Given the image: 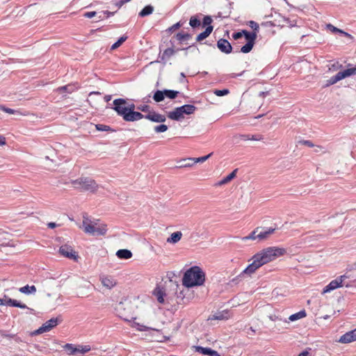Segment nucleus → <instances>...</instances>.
Here are the masks:
<instances>
[{
  "instance_id": "obj_32",
  "label": "nucleus",
  "mask_w": 356,
  "mask_h": 356,
  "mask_svg": "<svg viewBox=\"0 0 356 356\" xmlns=\"http://www.w3.org/2000/svg\"><path fill=\"white\" fill-rule=\"evenodd\" d=\"M164 90H157L153 96V99L156 102H160L164 99Z\"/></svg>"
},
{
  "instance_id": "obj_26",
  "label": "nucleus",
  "mask_w": 356,
  "mask_h": 356,
  "mask_svg": "<svg viewBox=\"0 0 356 356\" xmlns=\"http://www.w3.org/2000/svg\"><path fill=\"white\" fill-rule=\"evenodd\" d=\"M327 29L332 33L343 34V35H345L346 37L351 38V35L349 33L343 31L341 29H339L335 27L334 26H333L331 24H327Z\"/></svg>"
},
{
  "instance_id": "obj_46",
  "label": "nucleus",
  "mask_w": 356,
  "mask_h": 356,
  "mask_svg": "<svg viewBox=\"0 0 356 356\" xmlns=\"http://www.w3.org/2000/svg\"><path fill=\"white\" fill-rule=\"evenodd\" d=\"M213 92L216 95L220 97L229 94V91L228 89L215 90Z\"/></svg>"
},
{
  "instance_id": "obj_40",
  "label": "nucleus",
  "mask_w": 356,
  "mask_h": 356,
  "mask_svg": "<svg viewBox=\"0 0 356 356\" xmlns=\"http://www.w3.org/2000/svg\"><path fill=\"white\" fill-rule=\"evenodd\" d=\"M74 86L72 85H67L58 88V90L60 92H66L68 93H71L72 91H74Z\"/></svg>"
},
{
  "instance_id": "obj_42",
  "label": "nucleus",
  "mask_w": 356,
  "mask_h": 356,
  "mask_svg": "<svg viewBox=\"0 0 356 356\" xmlns=\"http://www.w3.org/2000/svg\"><path fill=\"white\" fill-rule=\"evenodd\" d=\"M212 152L209 154L208 155H206V156H201V157H198V158H193V163H203L204 161H206L209 158H210V156L212 155Z\"/></svg>"
},
{
  "instance_id": "obj_12",
  "label": "nucleus",
  "mask_w": 356,
  "mask_h": 356,
  "mask_svg": "<svg viewBox=\"0 0 356 356\" xmlns=\"http://www.w3.org/2000/svg\"><path fill=\"white\" fill-rule=\"evenodd\" d=\"M143 118L154 122H164L166 120L165 115L157 113L154 111H149L148 114L144 115Z\"/></svg>"
},
{
  "instance_id": "obj_41",
  "label": "nucleus",
  "mask_w": 356,
  "mask_h": 356,
  "mask_svg": "<svg viewBox=\"0 0 356 356\" xmlns=\"http://www.w3.org/2000/svg\"><path fill=\"white\" fill-rule=\"evenodd\" d=\"M248 25L253 30V33H256V34H257L259 30V26L256 22L252 20L249 21L248 22Z\"/></svg>"
},
{
  "instance_id": "obj_52",
  "label": "nucleus",
  "mask_w": 356,
  "mask_h": 356,
  "mask_svg": "<svg viewBox=\"0 0 356 356\" xmlns=\"http://www.w3.org/2000/svg\"><path fill=\"white\" fill-rule=\"evenodd\" d=\"M135 109V105L134 104H131L127 105V113H138L137 111H134Z\"/></svg>"
},
{
  "instance_id": "obj_34",
  "label": "nucleus",
  "mask_w": 356,
  "mask_h": 356,
  "mask_svg": "<svg viewBox=\"0 0 356 356\" xmlns=\"http://www.w3.org/2000/svg\"><path fill=\"white\" fill-rule=\"evenodd\" d=\"M176 38L180 42H184L191 38V35L188 33H178L176 35Z\"/></svg>"
},
{
  "instance_id": "obj_1",
  "label": "nucleus",
  "mask_w": 356,
  "mask_h": 356,
  "mask_svg": "<svg viewBox=\"0 0 356 356\" xmlns=\"http://www.w3.org/2000/svg\"><path fill=\"white\" fill-rule=\"evenodd\" d=\"M285 253V249L277 247H270L264 249L252 256L249 260L251 263L241 273L239 276L243 278L250 277L260 267L274 261Z\"/></svg>"
},
{
  "instance_id": "obj_48",
  "label": "nucleus",
  "mask_w": 356,
  "mask_h": 356,
  "mask_svg": "<svg viewBox=\"0 0 356 356\" xmlns=\"http://www.w3.org/2000/svg\"><path fill=\"white\" fill-rule=\"evenodd\" d=\"M212 22V19L210 16H205L203 19V25L204 26H211L210 24Z\"/></svg>"
},
{
  "instance_id": "obj_53",
  "label": "nucleus",
  "mask_w": 356,
  "mask_h": 356,
  "mask_svg": "<svg viewBox=\"0 0 356 356\" xmlns=\"http://www.w3.org/2000/svg\"><path fill=\"white\" fill-rule=\"evenodd\" d=\"M134 327L136 326L137 330L140 331L146 330L147 327L143 325H140L139 323H134Z\"/></svg>"
},
{
  "instance_id": "obj_5",
  "label": "nucleus",
  "mask_w": 356,
  "mask_h": 356,
  "mask_svg": "<svg viewBox=\"0 0 356 356\" xmlns=\"http://www.w3.org/2000/svg\"><path fill=\"white\" fill-rule=\"evenodd\" d=\"M71 184L76 188L92 193L97 191L99 188L98 184L94 179L87 177H81L77 179L72 180Z\"/></svg>"
},
{
  "instance_id": "obj_31",
  "label": "nucleus",
  "mask_w": 356,
  "mask_h": 356,
  "mask_svg": "<svg viewBox=\"0 0 356 356\" xmlns=\"http://www.w3.org/2000/svg\"><path fill=\"white\" fill-rule=\"evenodd\" d=\"M182 112L184 114L190 115L195 112L196 110V107L191 104H186L184 106H181Z\"/></svg>"
},
{
  "instance_id": "obj_21",
  "label": "nucleus",
  "mask_w": 356,
  "mask_h": 356,
  "mask_svg": "<svg viewBox=\"0 0 356 356\" xmlns=\"http://www.w3.org/2000/svg\"><path fill=\"white\" fill-rule=\"evenodd\" d=\"M116 255L119 259H128L132 257V252L127 249H121L117 251Z\"/></svg>"
},
{
  "instance_id": "obj_28",
  "label": "nucleus",
  "mask_w": 356,
  "mask_h": 356,
  "mask_svg": "<svg viewBox=\"0 0 356 356\" xmlns=\"http://www.w3.org/2000/svg\"><path fill=\"white\" fill-rule=\"evenodd\" d=\"M243 35L245 36V38L247 40V41L248 42L254 43V42L257 39V34H256V33H253V32L250 33L246 30H243Z\"/></svg>"
},
{
  "instance_id": "obj_51",
  "label": "nucleus",
  "mask_w": 356,
  "mask_h": 356,
  "mask_svg": "<svg viewBox=\"0 0 356 356\" xmlns=\"http://www.w3.org/2000/svg\"><path fill=\"white\" fill-rule=\"evenodd\" d=\"M95 11L87 12L83 14V16L86 18H92L96 15Z\"/></svg>"
},
{
  "instance_id": "obj_22",
  "label": "nucleus",
  "mask_w": 356,
  "mask_h": 356,
  "mask_svg": "<svg viewBox=\"0 0 356 356\" xmlns=\"http://www.w3.org/2000/svg\"><path fill=\"white\" fill-rule=\"evenodd\" d=\"M182 237V233L181 232H173L169 238H167V242L169 243H177L179 242Z\"/></svg>"
},
{
  "instance_id": "obj_59",
  "label": "nucleus",
  "mask_w": 356,
  "mask_h": 356,
  "mask_svg": "<svg viewBox=\"0 0 356 356\" xmlns=\"http://www.w3.org/2000/svg\"><path fill=\"white\" fill-rule=\"evenodd\" d=\"M302 143L310 147H314V144L310 140H303Z\"/></svg>"
},
{
  "instance_id": "obj_15",
  "label": "nucleus",
  "mask_w": 356,
  "mask_h": 356,
  "mask_svg": "<svg viewBox=\"0 0 356 356\" xmlns=\"http://www.w3.org/2000/svg\"><path fill=\"white\" fill-rule=\"evenodd\" d=\"M195 350L197 352L209 356H220V354L214 350H212L210 348H204L201 346H195Z\"/></svg>"
},
{
  "instance_id": "obj_27",
  "label": "nucleus",
  "mask_w": 356,
  "mask_h": 356,
  "mask_svg": "<svg viewBox=\"0 0 356 356\" xmlns=\"http://www.w3.org/2000/svg\"><path fill=\"white\" fill-rule=\"evenodd\" d=\"M178 168H189L193 165V158H187L178 161Z\"/></svg>"
},
{
  "instance_id": "obj_37",
  "label": "nucleus",
  "mask_w": 356,
  "mask_h": 356,
  "mask_svg": "<svg viewBox=\"0 0 356 356\" xmlns=\"http://www.w3.org/2000/svg\"><path fill=\"white\" fill-rule=\"evenodd\" d=\"M127 39V36H122L116 42H115L111 47V50H115L118 48L121 44L126 41Z\"/></svg>"
},
{
  "instance_id": "obj_45",
  "label": "nucleus",
  "mask_w": 356,
  "mask_h": 356,
  "mask_svg": "<svg viewBox=\"0 0 356 356\" xmlns=\"http://www.w3.org/2000/svg\"><path fill=\"white\" fill-rule=\"evenodd\" d=\"M175 54V51L172 48H168L166 49L164 51H163V57H167V58H170L171 57L172 55H174Z\"/></svg>"
},
{
  "instance_id": "obj_11",
  "label": "nucleus",
  "mask_w": 356,
  "mask_h": 356,
  "mask_svg": "<svg viewBox=\"0 0 356 356\" xmlns=\"http://www.w3.org/2000/svg\"><path fill=\"white\" fill-rule=\"evenodd\" d=\"M99 280L102 284L109 290L112 289L117 284V281L111 275H101Z\"/></svg>"
},
{
  "instance_id": "obj_4",
  "label": "nucleus",
  "mask_w": 356,
  "mask_h": 356,
  "mask_svg": "<svg viewBox=\"0 0 356 356\" xmlns=\"http://www.w3.org/2000/svg\"><path fill=\"white\" fill-rule=\"evenodd\" d=\"M81 227L86 234L92 236H104L107 232L106 225L100 223L98 220L91 221L85 217Z\"/></svg>"
},
{
  "instance_id": "obj_39",
  "label": "nucleus",
  "mask_w": 356,
  "mask_h": 356,
  "mask_svg": "<svg viewBox=\"0 0 356 356\" xmlns=\"http://www.w3.org/2000/svg\"><path fill=\"white\" fill-rule=\"evenodd\" d=\"M189 24L193 28H196L200 26L201 23L200 21L195 16H193L190 19Z\"/></svg>"
},
{
  "instance_id": "obj_17",
  "label": "nucleus",
  "mask_w": 356,
  "mask_h": 356,
  "mask_svg": "<svg viewBox=\"0 0 356 356\" xmlns=\"http://www.w3.org/2000/svg\"><path fill=\"white\" fill-rule=\"evenodd\" d=\"M153 293L156 298L159 302L164 303V296H165V292L162 287L159 286H156L154 290Z\"/></svg>"
},
{
  "instance_id": "obj_8",
  "label": "nucleus",
  "mask_w": 356,
  "mask_h": 356,
  "mask_svg": "<svg viewBox=\"0 0 356 356\" xmlns=\"http://www.w3.org/2000/svg\"><path fill=\"white\" fill-rule=\"evenodd\" d=\"M347 278L346 275H341L335 280H332L323 290L322 294L330 293V291L340 288L343 286V281Z\"/></svg>"
},
{
  "instance_id": "obj_16",
  "label": "nucleus",
  "mask_w": 356,
  "mask_h": 356,
  "mask_svg": "<svg viewBox=\"0 0 356 356\" xmlns=\"http://www.w3.org/2000/svg\"><path fill=\"white\" fill-rule=\"evenodd\" d=\"M229 317V312L226 310L222 312H218L213 315L210 316L209 320H226Z\"/></svg>"
},
{
  "instance_id": "obj_62",
  "label": "nucleus",
  "mask_w": 356,
  "mask_h": 356,
  "mask_svg": "<svg viewBox=\"0 0 356 356\" xmlns=\"http://www.w3.org/2000/svg\"><path fill=\"white\" fill-rule=\"evenodd\" d=\"M104 14L106 15V17H110L111 15H113L114 13H112V12L106 10V11L104 12Z\"/></svg>"
},
{
  "instance_id": "obj_9",
  "label": "nucleus",
  "mask_w": 356,
  "mask_h": 356,
  "mask_svg": "<svg viewBox=\"0 0 356 356\" xmlns=\"http://www.w3.org/2000/svg\"><path fill=\"white\" fill-rule=\"evenodd\" d=\"M58 324V320L57 318H52L50 320L46 321L42 324L41 327H40L38 330H36L33 334H40L44 332H47L50 331L52 328L56 327Z\"/></svg>"
},
{
  "instance_id": "obj_44",
  "label": "nucleus",
  "mask_w": 356,
  "mask_h": 356,
  "mask_svg": "<svg viewBox=\"0 0 356 356\" xmlns=\"http://www.w3.org/2000/svg\"><path fill=\"white\" fill-rule=\"evenodd\" d=\"M154 130L156 133L165 132L168 130V126L162 124L154 127Z\"/></svg>"
},
{
  "instance_id": "obj_35",
  "label": "nucleus",
  "mask_w": 356,
  "mask_h": 356,
  "mask_svg": "<svg viewBox=\"0 0 356 356\" xmlns=\"http://www.w3.org/2000/svg\"><path fill=\"white\" fill-rule=\"evenodd\" d=\"M254 43L253 42H247L244 46H243L241 49V51L244 54L249 53L253 48Z\"/></svg>"
},
{
  "instance_id": "obj_30",
  "label": "nucleus",
  "mask_w": 356,
  "mask_h": 356,
  "mask_svg": "<svg viewBox=\"0 0 356 356\" xmlns=\"http://www.w3.org/2000/svg\"><path fill=\"white\" fill-rule=\"evenodd\" d=\"M259 231V227H257L253 232H252L248 236L243 237L242 241H246L247 240H258L259 241V236H257Z\"/></svg>"
},
{
  "instance_id": "obj_29",
  "label": "nucleus",
  "mask_w": 356,
  "mask_h": 356,
  "mask_svg": "<svg viewBox=\"0 0 356 356\" xmlns=\"http://www.w3.org/2000/svg\"><path fill=\"white\" fill-rule=\"evenodd\" d=\"M306 316H307L306 312L305 310H301L296 314L291 315L289 317V320L291 321H295L303 318Z\"/></svg>"
},
{
  "instance_id": "obj_55",
  "label": "nucleus",
  "mask_w": 356,
  "mask_h": 356,
  "mask_svg": "<svg viewBox=\"0 0 356 356\" xmlns=\"http://www.w3.org/2000/svg\"><path fill=\"white\" fill-rule=\"evenodd\" d=\"M129 2V0H120V1L117 2L115 3V6L118 7V8H121L124 3H127Z\"/></svg>"
},
{
  "instance_id": "obj_47",
  "label": "nucleus",
  "mask_w": 356,
  "mask_h": 356,
  "mask_svg": "<svg viewBox=\"0 0 356 356\" xmlns=\"http://www.w3.org/2000/svg\"><path fill=\"white\" fill-rule=\"evenodd\" d=\"M250 140L260 141L264 140V136L261 134L250 135Z\"/></svg>"
},
{
  "instance_id": "obj_3",
  "label": "nucleus",
  "mask_w": 356,
  "mask_h": 356,
  "mask_svg": "<svg viewBox=\"0 0 356 356\" xmlns=\"http://www.w3.org/2000/svg\"><path fill=\"white\" fill-rule=\"evenodd\" d=\"M113 109L117 113L122 116L123 120L127 122H134L143 119L144 115L140 113H127V101L124 99L119 98L113 101Z\"/></svg>"
},
{
  "instance_id": "obj_7",
  "label": "nucleus",
  "mask_w": 356,
  "mask_h": 356,
  "mask_svg": "<svg viewBox=\"0 0 356 356\" xmlns=\"http://www.w3.org/2000/svg\"><path fill=\"white\" fill-rule=\"evenodd\" d=\"M59 253L61 256L77 261L79 259L78 253L74 251L71 245L67 244L63 245L59 248Z\"/></svg>"
},
{
  "instance_id": "obj_54",
  "label": "nucleus",
  "mask_w": 356,
  "mask_h": 356,
  "mask_svg": "<svg viewBox=\"0 0 356 356\" xmlns=\"http://www.w3.org/2000/svg\"><path fill=\"white\" fill-rule=\"evenodd\" d=\"M243 35V31H242L241 32H237V33H233L232 37L234 40H238V39L241 38Z\"/></svg>"
},
{
  "instance_id": "obj_49",
  "label": "nucleus",
  "mask_w": 356,
  "mask_h": 356,
  "mask_svg": "<svg viewBox=\"0 0 356 356\" xmlns=\"http://www.w3.org/2000/svg\"><path fill=\"white\" fill-rule=\"evenodd\" d=\"M235 138L241 140H250V134H241L236 136Z\"/></svg>"
},
{
  "instance_id": "obj_36",
  "label": "nucleus",
  "mask_w": 356,
  "mask_h": 356,
  "mask_svg": "<svg viewBox=\"0 0 356 356\" xmlns=\"http://www.w3.org/2000/svg\"><path fill=\"white\" fill-rule=\"evenodd\" d=\"M178 93V91L172 90H164V95L172 99H175L177 96Z\"/></svg>"
},
{
  "instance_id": "obj_57",
  "label": "nucleus",
  "mask_w": 356,
  "mask_h": 356,
  "mask_svg": "<svg viewBox=\"0 0 356 356\" xmlns=\"http://www.w3.org/2000/svg\"><path fill=\"white\" fill-rule=\"evenodd\" d=\"M149 107L147 105L140 106L138 107V108L139 110H140L141 111H143V112L148 111H149Z\"/></svg>"
},
{
  "instance_id": "obj_20",
  "label": "nucleus",
  "mask_w": 356,
  "mask_h": 356,
  "mask_svg": "<svg viewBox=\"0 0 356 356\" xmlns=\"http://www.w3.org/2000/svg\"><path fill=\"white\" fill-rule=\"evenodd\" d=\"M19 291L26 295L35 294L37 291L36 287L34 285H26L20 287Z\"/></svg>"
},
{
  "instance_id": "obj_10",
  "label": "nucleus",
  "mask_w": 356,
  "mask_h": 356,
  "mask_svg": "<svg viewBox=\"0 0 356 356\" xmlns=\"http://www.w3.org/2000/svg\"><path fill=\"white\" fill-rule=\"evenodd\" d=\"M1 305L16 307L21 309L28 308V307L25 304L21 303L16 300L11 299L6 295H4L2 298H0V306Z\"/></svg>"
},
{
  "instance_id": "obj_50",
  "label": "nucleus",
  "mask_w": 356,
  "mask_h": 356,
  "mask_svg": "<svg viewBox=\"0 0 356 356\" xmlns=\"http://www.w3.org/2000/svg\"><path fill=\"white\" fill-rule=\"evenodd\" d=\"M96 128L99 131H107L109 129V127L104 124H97Z\"/></svg>"
},
{
  "instance_id": "obj_2",
  "label": "nucleus",
  "mask_w": 356,
  "mask_h": 356,
  "mask_svg": "<svg viewBox=\"0 0 356 356\" xmlns=\"http://www.w3.org/2000/svg\"><path fill=\"white\" fill-rule=\"evenodd\" d=\"M205 282V273L197 266L191 267L184 273L182 284L187 288L202 286Z\"/></svg>"
},
{
  "instance_id": "obj_60",
  "label": "nucleus",
  "mask_w": 356,
  "mask_h": 356,
  "mask_svg": "<svg viewBox=\"0 0 356 356\" xmlns=\"http://www.w3.org/2000/svg\"><path fill=\"white\" fill-rule=\"evenodd\" d=\"M298 356H309V352L308 350H304L300 353Z\"/></svg>"
},
{
  "instance_id": "obj_43",
  "label": "nucleus",
  "mask_w": 356,
  "mask_h": 356,
  "mask_svg": "<svg viewBox=\"0 0 356 356\" xmlns=\"http://www.w3.org/2000/svg\"><path fill=\"white\" fill-rule=\"evenodd\" d=\"M77 350V353L84 354L90 350V346L88 345L86 346H79L76 348Z\"/></svg>"
},
{
  "instance_id": "obj_13",
  "label": "nucleus",
  "mask_w": 356,
  "mask_h": 356,
  "mask_svg": "<svg viewBox=\"0 0 356 356\" xmlns=\"http://www.w3.org/2000/svg\"><path fill=\"white\" fill-rule=\"evenodd\" d=\"M218 48L223 53L229 54L232 47L230 43L225 39H220L217 42Z\"/></svg>"
},
{
  "instance_id": "obj_58",
  "label": "nucleus",
  "mask_w": 356,
  "mask_h": 356,
  "mask_svg": "<svg viewBox=\"0 0 356 356\" xmlns=\"http://www.w3.org/2000/svg\"><path fill=\"white\" fill-rule=\"evenodd\" d=\"M180 26H181L180 22H177V23L175 24L174 25H172L170 28V31H174V30L178 29Z\"/></svg>"
},
{
  "instance_id": "obj_24",
  "label": "nucleus",
  "mask_w": 356,
  "mask_h": 356,
  "mask_svg": "<svg viewBox=\"0 0 356 356\" xmlns=\"http://www.w3.org/2000/svg\"><path fill=\"white\" fill-rule=\"evenodd\" d=\"M213 29V28L212 26H207L204 31H203L202 33H200L197 36L196 40L197 42H201L204 39L207 38L211 34V33L212 32Z\"/></svg>"
},
{
  "instance_id": "obj_19",
  "label": "nucleus",
  "mask_w": 356,
  "mask_h": 356,
  "mask_svg": "<svg viewBox=\"0 0 356 356\" xmlns=\"http://www.w3.org/2000/svg\"><path fill=\"white\" fill-rule=\"evenodd\" d=\"M237 169L234 170L232 172H231L229 175L222 179L220 181L217 182L215 186H220L222 185L227 184L229 183L231 180H232L235 177L236 174Z\"/></svg>"
},
{
  "instance_id": "obj_23",
  "label": "nucleus",
  "mask_w": 356,
  "mask_h": 356,
  "mask_svg": "<svg viewBox=\"0 0 356 356\" xmlns=\"http://www.w3.org/2000/svg\"><path fill=\"white\" fill-rule=\"evenodd\" d=\"M354 341H355V340L353 337V334H352V331H350V332H346V334H343L339 340V341L342 343H350Z\"/></svg>"
},
{
  "instance_id": "obj_14",
  "label": "nucleus",
  "mask_w": 356,
  "mask_h": 356,
  "mask_svg": "<svg viewBox=\"0 0 356 356\" xmlns=\"http://www.w3.org/2000/svg\"><path fill=\"white\" fill-rule=\"evenodd\" d=\"M181 107H177L174 111H170L168 114V117L173 120H179L184 118V113Z\"/></svg>"
},
{
  "instance_id": "obj_25",
  "label": "nucleus",
  "mask_w": 356,
  "mask_h": 356,
  "mask_svg": "<svg viewBox=\"0 0 356 356\" xmlns=\"http://www.w3.org/2000/svg\"><path fill=\"white\" fill-rule=\"evenodd\" d=\"M154 7L151 5L146 6L144 8H143L138 13V16L140 17H145L148 16L154 12Z\"/></svg>"
},
{
  "instance_id": "obj_33",
  "label": "nucleus",
  "mask_w": 356,
  "mask_h": 356,
  "mask_svg": "<svg viewBox=\"0 0 356 356\" xmlns=\"http://www.w3.org/2000/svg\"><path fill=\"white\" fill-rule=\"evenodd\" d=\"M0 108L2 111H3L4 112H6L7 113H9V114H13V115H19V116L22 115V113L19 111H17V110H14V109H11V108H6V107L3 106H0Z\"/></svg>"
},
{
  "instance_id": "obj_63",
  "label": "nucleus",
  "mask_w": 356,
  "mask_h": 356,
  "mask_svg": "<svg viewBox=\"0 0 356 356\" xmlns=\"http://www.w3.org/2000/svg\"><path fill=\"white\" fill-rule=\"evenodd\" d=\"M6 144V139L4 137L0 136V145H3Z\"/></svg>"
},
{
  "instance_id": "obj_38",
  "label": "nucleus",
  "mask_w": 356,
  "mask_h": 356,
  "mask_svg": "<svg viewBox=\"0 0 356 356\" xmlns=\"http://www.w3.org/2000/svg\"><path fill=\"white\" fill-rule=\"evenodd\" d=\"M64 348L69 352V355H75L77 353L76 347H74L72 344L67 343L65 345Z\"/></svg>"
},
{
  "instance_id": "obj_18",
  "label": "nucleus",
  "mask_w": 356,
  "mask_h": 356,
  "mask_svg": "<svg viewBox=\"0 0 356 356\" xmlns=\"http://www.w3.org/2000/svg\"><path fill=\"white\" fill-rule=\"evenodd\" d=\"M275 231V229L268 228L266 229L259 228V231L258 233L259 241H262L266 239L271 234H273Z\"/></svg>"
},
{
  "instance_id": "obj_56",
  "label": "nucleus",
  "mask_w": 356,
  "mask_h": 356,
  "mask_svg": "<svg viewBox=\"0 0 356 356\" xmlns=\"http://www.w3.org/2000/svg\"><path fill=\"white\" fill-rule=\"evenodd\" d=\"M47 296L48 298H51V297H53V298H55L56 301H57L58 300H59V299L60 298V296H60V294H51V293H47Z\"/></svg>"
},
{
  "instance_id": "obj_64",
  "label": "nucleus",
  "mask_w": 356,
  "mask_h": 356,
  "mask_svg": "<svg viewBox=\"0 0 356 356\" xmlns=\"http://www.w3.org/2000/svg\"><path fill=\"white\" fill-rule=\"evenodd\" d=\"M111 99V95H106V96L104 97V100H105L106 102H108Z\"/></svg>"
},
{
  "instance_id": "obj_6",
  "label": "nucleus",
  "mask_w": 356,
  "mask_h": 356,
  "mask_svg": "<svg viewBox=\"0 0 356 356\" xmlns=\"http://www.w3.org/2000/svg\"><path fill=\"white\" fill-rule=\"evenodd\" d=\"M354 74H356V67H349L343 71H340L336 75L327 80L326 86L334 85L338 81Z\"/></svg>"
},
{
  "instance_id": "obj_61",
  "label": "nucleus",
  "mask_w": 356,
  "mask_h": 356,
  "mask_svg": "<svg viewBox=\"0 0 356 356\" xmlns=\"http://www.w3.org/2000/svg\"><path fill=\"white\" fill-rule=\"evenodd\" d=\"M47 226L49 228L54 229L57 226V225L55 222H49Z\"/></svg>"
}]
</instances>
